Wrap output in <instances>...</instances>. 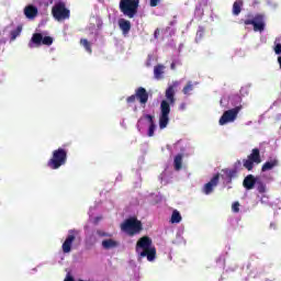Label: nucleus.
I'll use <instances>...</instances> for the list:
<instances>
[{"label":"nucleus","mask_w":281,"mask_h":281,"mask_svg":"<svg viewBox=\"0 0 281 281\" xmlns=\"http://www.w3.org/2000/svg\"><path fill=\"white\" fill-rule=\"evenodd\" d=\"M179 87V81H173L165 92L166 99L160 103V116H159V128L164 130L168 126L170 122V104L173 105L177 101L175 99V90Z\"/></svg>","instance_id":"nucleus-1"},{"label":"nucleus","mask_w":281,"mask_h":281,"mask_svg":"<svg viewBox=\"0 0 281 281\" xmlns=\"http://www.w3.org/2000/svg\"><path fill=\"white\" fill-rule=\"evenodd\" d=\"M136 254L139 258H147L148 262H153L157 258V248L153 246V239L148 236L140 237L136 243Z\"/></svg>","instance_id":"nucleus-2"},{"label":"nucleus","mask_w":281,"mask_h":281,"mask_svg":"<svg viewBox=\"0 0 281 281\" xmlns=\"http://www.w3.org/2000/svg\"><path fill=\"white\" fill-rule=\"evenodd\" d=\"M121 229L127 234V236L133 237L144 232V224H142V221L137 220V217H130L121 224Z\"/></svg>","instance_id":"nucleus-3"},{"label":"nucleus","mask_w":281,"mask_h":281,"mask_svg":"<svg viewBox=\"0 0 281 281\" xmlns=\"http://www.w3.org/2000/svg\"><path fill=\"white\" fill-rule=\"evenodd\" d=\"M65 164H67V149L58 148L53 150L52 158L47 161V167L50 168V170H58V168H61Z\"/></svg>","instance_id":"nucleus-4"},{"label":"nucleus","mask_w":281,"mask_h":281,"mask_svg":"<svg viewBox=\"0 0 281 281\" xmlns=\"http://www.w3.org/2000/svg\"><path fill=\"white\" fill-rule=\"evenodd\" d=\"M235 100L236 102H239V104L223 113V115L218 121L220 126H225V124H229V122H235L240 111H243V104H240L241 102L240 97H235Z\"/></svg>","instance_id":"nucleus-5"},{"label":"nucleus","mask_w":281,"mask_h":281,"mask_svg":"<svg viewBox=\"0 0 281 281\" xmlns=\"http://www.w3.org/2000/svg\"><path fill=\"white\" fill-rule=\"evenodd\" d=\"M52 15L55 21L60 23L70 19L71 11L67 9V4L65 2L59 1L52 8Z\"/></svg>","instance_id":"nucleus-6"},{"label":"nucleus","mask_w":281,"mask_h":281,"mask_svg":"<svg viewBox=\"0 0 281 281\" xmlns=\"http://www.w3.org/2000/svg\"><path fill=\"white\" fill-rule=\"evenodd\" d=\"M139 8V0H121L120 10L128 19H135Z\"/></svg>","instance_id":"nucleus-7"},{"label":"nucleus","mask_w":281,"mask_h":281,"mask_svg":"<svg viewBox=\"0 0 281 281\" xmlns=\"http://www.w3.org/2000/svg\"><path fill=\"white\" fill-rule=\"evenodd\" d=\"M239 23H244V25H252L254 32H265V15L256 14L255 16L251 14L247 15L246 20H240Z\"/></svg>","instance_id":"nucleus-8"},{"label":"nucleus","mask_w":281,"mask_h":281,"mask_svg":"<svg viewBox=\"0 0 281 281\" xmlns=\"http://www.w3.org/2000/svg\"><path fill=\"white\" fill-rule=\"evenodd\" d=\"M127 104H135L139 102L140 106L148 104V91L144 87H138L135 93L126 98Z\"/></svg>","instance_id":"nucleus-9"},{"label":"nucleus","mask_w":281,"mask_h":281,"mask_svg":"<svg viewBox=\"0 0 281 281\" xmlns=\"http://www.w3.org/2000/svg\"><path fill=\"white\" fill-rule=\"evenodd\" d=\"M54 37L52 36H44L41 33H34L31 41L29 42V47L34 49V47H41V45H53Z\"/></svg>","instance_id":"nucleus-10"},{"label":"nucleus","mask_w":281,"mask_h":281,"mask_svg":"<svg viewBox=\"0 0 281 281\" xmlns=\"http://www.w3.org/2000/svg\"><path fill=\"white\" fill-rule=\"evenodd\" d=\"M254 164H262V158L260 157V149L258 148H254L251 150V154L248 155V159L243 160L244 168H246V170H248L249 172L254 170Z\"/></svg>","instance_id":"nucleus-11"},{"label":"nucleus","mask_w":281,"mask_h":281,"mask_svg":"<svg viewBox=\"0 0 281 281\" xmlns=\"http://www.w3.org/2000/svg\"><path fill=\"white\" fill-rule=\"evenodd\" d=\"M220 179H221V173H216L207 183L204 184L202 192H204V194L206 195L212 194L216 186H218Z\"/></svg>","instance_id":"nucleus-12"},{"label":"nucleus","mask_w":281,"mask_h":281,"mask_svg":"<svg viewBox=\"0 0 281 281\" xmlns=\"http://www.w3.org/2000/svg\"><path fill=\"white\" fill-rule=\"evenodd\" d=\"M74 234H76V231H69V235L63 243L61 249L64 254H71V245H74V240H76V235Z\"/></svg>","instance_id":"nucleus-13"},{"label":"nucleus","mask_w":281,"mask_h":281,"mask_svg":"<svg viewBox=\"0 0 281 281\" xmlns=\"http://www.w3.org/2000/svg\"><path fill=\"white\" fill-rule=\"evenodd\" d=\"M258 183V178L254 175H248L244 178L243 186L245 190H254Z\"/></svg>","instance_id":"nucleus-14"},{"label":"nucleus","mask_w":281,"mask_h":281,"mask_svg":"<svg viewBox=\"0 0 281 281\" xmlns=\"http://www.w3.org/2000/svg\"><path fill=\"white\" fill-rule=\"evenodd\" d=\"M24 15L26 19H36L38 16V8L34 7L33 4H29L24 8Z\"/></svg>","instance_id":"nucleus-15"},{"label":"nucleus","mask_w":281,"mask_h":281,"mask_svg":"<svg viewBox=\"0 0 281 281\" xmlns=\"http://www.w3.org/2000/svg\"><path fill=\"white\" fill-rule=\"evenodd\" d=\"M164 74H166V66L158 64L154 67V78L156 80H164Z\"/></svg>","instance_id":"nucleus-16"},{"label":"nucleus","mask_w":281,"mask_h":281,"mask_svg":"<svg viewBox=\"0 0 281 281\" xmlns=\"http://www.w3.org/2000/svg\"><path fill=\"white\" fill-rule=\"evenodd\" d=\"M277 166H280V161L277 158L266 161L261 167V172L273 170V168H277Z\"/></svg>","instance_id":"nucleus-17"},{"label":"nucleus","mask_w":281,"mask_h":281,"mask_svg":"<svg viewBox=\"0 0 281 281\" xmlns=\"http://www.w3.org/2000/svg\"><path fill=\"white\" fill-rule=\"evenodd\" d=\"M101 245H102L103 249H106V250L115 249V248L120 247V243H117V240L112 239V238L104 239Z\"/></svg>","instance_id":"nucleus-18"},{"label":"nucleus","mask_w":281,"mask_h":281,"mask_svg":"<svg viewBox=\"0 0 281 281\" xmlns=\"http://www.w3.org/2000/svg\"><path fill=\"white\" fill-rule=\"evenodd\" d=\"M119 27L123 34H128L131 32V21L124 19L119 20Z\"/></svg>","instance_id":"nucleus-19"},{"label":"nucleus","mask_w":281,"mask_h":281,"mask_svg":"<svg viewBox=\"0 0 281 281\" xmlns=\"http://www.w3.org/2000/svg\"><path fill=\"white\" fill-rule=\"evenodd\" d=\"M243 0H237L233 3V14L234 16H238L240 12H243Z\"/></svg>","instance_id":"nucleus-20"},{"label":"nucleus","mask_w":281,"mask_h":281,"mask_svg":"<svg viewBox=\"0 0 281 281\" xmlns=\"http://www.w3.org/2000/svg\"><path fill=\"white\" fill-rule=\"evenodd\" d=\"M175 170H181L183 168V155L178 154L173 159Z\"/></svg>","instance_id":"nucleus-21"},{"label":"nucleus","mask_w":281,"mask_h":281,"mask_svg":"<svg viewBox=\"0 0 281 281\" xmlns=\"http://www.w3.org/2000/svg\"><path fill=\"white\" fill-rule=\"evenodd\" d=\"M80 45L82 47H85V49H86V52H88V54H93V49L91 48V42H89V40L81 38L80 40Z\"/></svg>","instance_id":"nucleus-22"},{"label":"nucleus","mask_w":281,"mask_h":281,"mask_svg":"<svg viewBox=\"0 0 281 281\" xmlns=\"http://www.w3.org/2000/svg\"><path fill=\"white\" fill-rule=\"evenodd\" d=\"M257 188V192H259V194H265V192H267V184L265 182H262V180H257V184H255Z\"/></svg>","instance_id":"nucleus-23"},{"label":"nucleus","mask_w":281,"mask_h":281,"mask_svg":"<svg viewBox=\"0 0 281 281\" xmlns=\"http://www.w3.org/2000/svg\"><path fill=\"white\" fill-rule=\"evenodd\" d=\"M21 32H23V26L21 25L11 31V41H16L18 36H21Z\"/></svg>","instance_id":"nucleus-24"},{"label":"nucleus","mask_w":281,"mask_h":281,"mask_svg":"<svg viewBox=\"0 0 281 281\" xmlns=\"http://www.w3.org/2000/svg\"><path fill=\"white\" fill-rule=\"evenodd\" d=\"M223 172H225L226 175L227 183H232V179L237 175L236 170H232V169H225L223 170Z\"/></svg>","instance_id":"nucleus-25"},{"label":"nucleus","mask_w":281,"mask_h":281,"mask_svg":"<svg viewBox=\"0 0 281 281\" xmlns=\"http://www.w3.org/2000/svg\"><path fill=\"white\" fill-rule=\"evenodd\" d=\"M190 91H194V85H192V81H188V83L182 89V93L184 95H190Z\"/></svg>","instance_id":"nucleus-26"},{"label":"nucleus","mask_w":281,"mask_h":281,"mask_svg":"<svg viewBox=\"0 0 281 281\" xmlns=\"http://www.w3.org/2000/svg\"><path fill=\"white\" fill-rule=\"evenodd\" d=\"M181 213H179V211L175 210L171 214V223H179L181 221Z\"/></svg>","instance_id":"nucleus-27"},{"label":"nucleus","mask_w":281,"mask_h":281,"mask_svg":"<svg viewBox=\"0 0 281 281\" xmlns=\"http://www.w3.org/2000/svg\"><path fill=\"white\" fill-rule=\"evenodd\" d=\"M155 128H157V125H155V123L149 124L147 132L148 137H153L155 135Z\"/></svg>","instance_id":"nucleus-28"},{"label":"nucleus","mask_w":281,"mask_h":281,"mask_svg":"<svg viewBox=\"0 0 281 281\" xmlns=\"http://www.w3.org/2000/svg\"><path fill=\"white\" fill-rule=\"evenodd\" d=\"M231 170H235V172L238 175V170H243V161L237 160L234 164V168Z\"/></svg>","instance_id":"nucleus-29"},{"label":"nucleus","mask_w":281,"mask_h":281,"mask_svg":"<svg viewBox=\"0 0 281 281\" xmlns=\"http://www.w3.org/2000/svg\"><path fill=\"white\" fill-rule=\"evenodd\" d=\"M232 211L235 214H238V212H240V203L239 202H234L233 205H232Z\"/></svg>","instance_id":"nucleus-30"},{"label":"nucleus","mask_w":281,"mask_h":281,"mask_svg":"<svg viewBox=\"0 0 281 281\" xmlns=\"http://www.w3.org/2000/svg\"><path fill=\"white\" fill-rule=\"evenodd\" d=\"M145 120L148 121L149 125L150 124H155V116L150 115V114H146L145 115Z\"/></svg>","instance_id":"nucleus-31"},{"label":"nucleus","mask_w":281,"mask_h":281,"mask_svg":"<svg viewBox=\"0 0 281 281\" xmlns=\"http://www.w3.org/2000/svg\"><path fill=\"white\" fill-rule=\"evenodd\" d=\"M161 0H150L149 1V5L151 7V8H157L158 5H159V2H160Z\"/></svg>","instance_id":"nucleus-32"},{"label":"nucleus","mask_w":281,"mask_h":281,"mask_svg":"<svg viewBox=\"0 0 281 281\" xmlns=\"http://www.w3.org/2000/svg\"><path fill=\"white\" fill-rule=\"evenodd\" d=\"M274 54H277L278 56H280L281 54V44H276L274 46Z\"/></svg>","instance_id":"nucleus-33"},{"label":"nucleus","mask_w":281,"mask_h":281,"mask_svg":"<svg viewBox=\"0 0 281 281\" xmlns=\"http://www.w3.org/2000/svg\"><path fill=\"white\" fill-rule=\"evenodd\" d=\"M97 234H98V236H101L102 238L109 236L108 233H104V232H102V231H98Z\"/></svg>","instance_id":"nucleus-34"},{"label":"nucleus","mask_w":281,"mask_h":281,"mask_svg":"<svg viewBox=\"0 0 281 281\" xmlns=\"http://www.w3.org/2000/svg\"><path fill=\"white\" fill-rule=\"evenodd\" d=\"M160 31L159 29H156L154 32V38H159Z\"/></svg>","instance_id":"nucleus-35"},{"label":"nucleus","mask_w":281,"mask_h":281,"mask_svg":"<svg viewBox=\"0 0 281 281\" xmlns=\"http://www.w3.org/2000/svg\"><path fill=\"white\" fill-rule=\"evenodd\" d=\"M170 69H172V71H175V69H177V64L175 61L171 63Z\"/></svg>","instance_id":"nucleus-36"},{"label":"nucleus","mask_w":281,"mask_h":281,"mask_svg":"<svg viewBox=\"0 0 281 281\" xmlns=\"http://www.w3.org/2000/svg\"><path fill=\"white\" fill-rule=\"evenodd\" d=\"M196 36H203V29H201L200 31H198Z\"/></svg>","instance_id":"nucleus-37"},{"label":"nucleus","mask_w":281,"mask_h":281,"mask_svg":"<svg viewBox=\"0 0 281 281\" xmlns=\"http://www.w3.org/2000/svg\"><path fill=\"white\" fill-rule=\"evenodd\" d=\"M64 281H74V277L68 276Z\"/></svg>","instance_id":"nucleus-38"},{"label":"nucleus","mask_w":281,"mask_h":281,"mask_svg":"<svg viewBox=\"0 0 281 281\" xmlns=\"http://www.w3.org/2000/svg\"><path fill=\"white\" fill-rule=\"evenodd\" d=\"M180 109L183 111V109H186V103L180 104Z\"/></svg>","instance_id":"nucleus-39"}]
</instances>
